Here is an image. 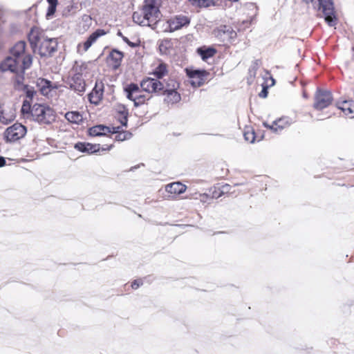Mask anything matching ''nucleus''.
<instances>
[{
	"label": "nucleus",
	"mask_w": 354,
	"mask_h": 354,
	"mask_svg": "<svg viewBox=\"0 0 354 354\" xmlns=\"http://www.w3.org/2000/svg\"><path fill=\"white\" fill-rule=\"evenodd\" d=\"M110 131H111L110 133H115L116 135H118L122 130L121 129L120 127H113L110 128Z\"/></svg>",
	"instance_id": "44"
},
{
	"label": "nucleus",
	"mask_w": 354,
	"mask_h": 354,
	"mask_svg": "<svg viewBox=\"0 0 354 354\" xmlns=\"http://www.w3.org/2000/svg\"><path fill=\"white\" fill-rule=\"evenodd\" d=\"M142 91L147 93V95L153 93H157L164 88V85L159 80L147 77L144 79L140 83Z\"/></svg>",
	"instance_id": "8"
},
{
	"label": "nucleus",
	"mask_w": 354,
	"mask_h": 354,
	"mask_svg": "<svg viewBox=\"0 0 354 354\" xmlns=\"http://www.w3.org/2000/svg\"><path fill=\"white\" fill-rule=\"evenodd\" d=\"M122 40L124 42H126L129 46L133 47V48L136 47L139 45L138 43H134V42L130 41L129 39L125 36H122Z\"/></svg>",
	"instance_id": "42"
},
{
	"label": "nucleus",
	"mask_w": 354,
	"mask_h": 354,
	"mask_svg": "<svg viewBox=\"0 0 354 354\" xmlns=\"http://www.w3.org/2000/svg\"><path fill=\"white\" fill-rule=\"evenodd\" d=\"M28 37L32 48L35 49L40 44L41 41L46 36L39 28L33 27L31 28Z\"/></svg>",
	"instance_id": "13"
},
{
	"label": "nucleus",
	"mask_w": 354,
	"mask_h": 354,
	"mask_svg": "<svg viewBox=\"0 0 354 354\" xmlns=\"http://www.w3.org/2000/svg\"><path fill=\"white\" fill-rule=\"evenodd\" d=\"M117 35L118 36L121 37L122 38V36H124L120 31H118Z\"/></svg>",
	"instance_id": "49"
},
{
	"label": "nucleus",
	"mask_w": 354,
	"mask_h": 354,
	"mask_svg": "<svg viewBox=\"0 0 354 354\" xmlns=\"http://www.w3.org/2000/svg\"><path fill=\"white\" fill-rule=\"evenodd\" d=\"M204 82V76H201L195 79L190 80V84L194 87H199L201 86Z\"/></svg>",
	"instance_id": "39"
},
{
	"label": "nucleus",
	"mask_w": 354,
	"mask_h": 354,
	"mask_svg": "<svg viewBox=\"0 0 354 354\" xmlns=\"http://www.w3.org/2000/svg\"><path fill=\"white\" fill-rule=\"evenodd\" d=\"M75 148L81 152L93 153L99 151L100 149V144H91L86 142H77L75 145Z\"/></svg>",
	"instance_id": "17"
},
{
	"label": "nucleus",
	"mask_w": 354,
	"mask_h": 354,
	"mask_svg": "<svg viewBox=\"0 0 354 354\" xmlns=\"http://www.w3.org/2000/svg\"><path fill=\"white\" fill-rule=\"evenodd\" d=\"M187 187L185 185L180 182H174L166 185L165 191L169 194L178 195L184 193L186 191Z\"/></svg>",
	"instance_id": "20"
},
{
	"label": "nucleus",
	"mask_w": 354,
	"mask_h": 354,
	"mask_svg": "<svg viewBox=\"0 0 354 354\" xmlns=\"http://www.w3.org/2000/svg\"><path fill=\"white\" fill-rule=\"evenodd\" d=\"M306 2L315 1V0H304ZM318 9L322 10L325 21L330 26H334L337 24V18L335 15V10L332 0H317Z\"/></svg>",
	"instance_id": "2"
},
{
	"label": "nucleus",
	"mask_w": 354,
	"mask_h": 354,
	"mask_svg": "<svg viewBox=\"0 0 354 354\" xmlns=\"http://www.w3.org/2000/svg\"><path fill=\"white\" fill-rule=\"evenodd\" d=\"M213 35L222 42H231L236 37V32L229 26L223 25L213 30Z\"/></svg>",
	"instance_id": "6"
},
{
	"label": "nucleus",
	"mask_w": 354,
	"mask_h": 354,
	"mask_svg": "<svg viewBox=\"0 0 354 354\" xmlns=\"http://www.w3.org/2000/svg\"><path fill=\"white\" fill-rule=\"evenodd\" d=\"M57 39L46 37L39 45V54L41 57H50L57 50Z\"/></svg>",
	"instance_id": "7"
},
{
	"label": "nucleus",
	"mask_w": 354,
	"mask_h": 354,
	"mask_svg": "<svg viewBox=\"0 0 354 354\" xmlns=\"http://www.w3.org/2000/svg\"><path fill=\"white\" fill-rule=\"evenodd\" d=\"M160 0H145L144 6L158 7Z\"/></svg>",
	"instance_id": "40"
},
{
	"label": "nucleus",
	"mask_w": 354,
	"mask_h": 354,
	"mask_svg": "<svg viewBox=\"0 0 354 354\" xmlns=\"http://www.w3.org/2000/svg\"><path fill=\"white\" fill-rule=\"evenodd\" d=\"M244 138L246 141L253 143L255 140V135L253 131H248L244 133Z\"/></svg>",
	"instance_id": "38"
},
{
	"label": "nucleus",
	"mask_w": 354,
	"mask_h": 354,
	"mask_svg": "<svg viewBox=\"0 0 354 354\" xmlns=\"http://www.w3.org/2000/svg\"><path fill=\"white\" fill-rule=\"evenodd\" d=\"M158 49L161 55H168L173 48V42L171 39H164L158 41Z\"/></svg>",
	"instance_id": "21"
},
{
	"label": "nucleus",
	"mask_w": 354,
	"mask_h": 354,
	"mask_svg": "<svg viewBox=\"0 0 354 354\" xmlns=\"http://www.w3.org/2000/svg\"><path fill=\"white\" fill-rule=\"evenodd\" d=\"M32 106L28 101L24 100L21 106V111L24 117L28 118L32 116Z\"/></svg>",
	"instance_id": "33"
},
{
	"label": "nucleus",
	"mask_w": 354,
	"mask_h": 354,
	"mask_svg": "<svg viewBox=\"0 0 354 354\" xmlns=\"http://www.w3.org/2000/svg\"><path fill=\"white\" fill-rule=\"evenodd\" d=\"M0 70L3 72L18 73L20 71V61L10 55L1 63Z\"/></svg>",
	"instance_id": "10"
},
{
	"label": "nucleus",
	"mask_w": 354,
	"mask_h": 354,
	"mask_svg": "<svg viewBox=\"0 0 354 354\" xmlns=\"http://www.w3.org/2000/svg\"><path fill=\"white\" fill-rule=\"evenodd\" d=\"M31 118L39 123L49 124L55 120V113L48 106L35 104L32 106Z\"/></svg>",
	"instance_id": "1"
},
{
	"label": "nucleus",
	"mask_w": 354,
	"mask_h": 354,
	"mask_svg": "<svg viewBox=\"0 0 354 354\" xmlns=\"http://www.w3.org/2000/svg\"><path fill=\"white\" fill-rule=\"evenodd\" d=\"M260 97L265 98L268 95V89L267 87H263L262 91L259 94Z\"/></svg>",
	"instance_id": "45"
},
{
	"label": "nucleus",
	"mask_w": 354,
	"mask_h": 354,
	"mask_svg": "<svg viewBox=\"0 0 354 354\" xmlns=\"http://www.w3.org/2000/svg\"><path fill=\"white\" fill-rule=\"evenodd\" d=\"M26 132V127L17 122L6 129L4 136L6 142H13L23 138Z\"/></svg>",
	"instance_id": "4"
},
{
	"label": "nucleus",
	"mask_w": 354,
	"mask_h": 354,
	"mask_svg": "<svg viewBox=\"0 0 354 354\" xmlns=\"http://www.w3.org/2000/svg\"><path fill=\"white\" fill-rule=\"evenodd\" d=\"M141 285H142V281L141 279H136L134 280L131 283V287L133 289H137L139 288Z\"/></svg>",
	"instance_id": "43"
},
{
	"label": "nucleus",
	"mask_w": 354,
	"mask_h": 354,
	"mask_svg": "<svg viewBox=\"0 0 354 354\" xmlns=\"http://www.w3.org/2000/svg\"><path fill=\"white\" fill-rule=\"evenodd\" d=\"M163 94L166 95L165 100L167 103L170 104H176L180 102L181 97L180 95L177 92V90L169 91V92H163Z\"/></svg>",
	"instance_id": "24"
},
{
	"label": "nucleus",
	"mask_w": 354,
	"mask_h": 354,
	"mask_svg": "<svg viewBox=\"0 0 354 354\" xmlns=\"http://www.w3.org/2000/svg\"><path fill=\"white\" fill-rule=\"evenodd\" d=\"M66 119L74 124H79L83 120L82 115L77 111H69L65 114Z\"/></svg>",
	"instance_id": "25"
},
{
	"label": "nucleus",
	"mask_w": 354,
	"mask_h": 354,
	"mask_svg": "<svg viewBox=\"0 0 354 354\" xmlns=\"http://www.w3.org/2000/svg\"><path fill=\"white\" fill-rule=\"evenodd\" d=\"M142 91L138 85L136 84H130L124 88L127 97L133 102L135 106L143 104L151 97L147 94H142Z\"/></svg>",
	"instance_id": "3"
},
{
	"label": "nucleus",
	"mask_w": 354,
	"mask_h": 354,
	"mask_svg": "<svg viewBox=\"0 0 354 354\" xmlns=\"http://www.w3.org/2000/svg\"><path fill=\"white\" fill-rule=\"evenodd\" d=\"M107 132H111L110 127L104 125H97L89 129V134L91 136H101Z\"/></svg>",
	"instance_id": "22"
},
{
	"label": "nucleus",
	"mask_w": 354,
	"mask_h": 354,
	"mask_svg": "<svg viewBox=\"0 0 354 354\" xmlns=\"http://www.w3.org/2000/svg\"><path fill=\"white\" fill-rule=\"evenodd\" d=\"M19 73H24L25 71L29 68L32 63V57L30 54L23 55L20 59Z\"/></svg>",
	"instance_id": "23"
},
{
	"label": "nucleus",
	"mask_w": 354,
	"mask_h": 354,
	"mask_svg": "<svg viewBox=\"0 0 354 354\" xmlns=\"http://www.w3.org/2000/svg\"><path fill=\"white\" fill-rule=\"evenodd\" d=\"M333 101L332 94L328 91L317 89L315 95L314 108L322 110L328 107Z\"/></svg>",
	"instance_id": "5"
},
{
	"label": "nucleus",
	"mask_w": 354,
	"mask_h": 354,
	"mask_svg": "<svg viewBox=\"0 0 354 354\" xmlns=\"http://www.w3.org/2000/svg\"><path fill=\"white\" fill-rule=\"evenodd\" d=\"M103 91V84L96 83L95 86L88 95L91 103L97 104L102 98Z\"/></svg>",
	"instance_id": "15"
},
{
	"label": "nucleus",
	"mask_w": 354,
	"mask_h": 354,
	"mask_svg": "<svg viewBox=\"0 0 354 354\" xmlns=\"http://www.w3.org/2000/svg\"><path fill=\"white\" fill-rule=\"evenodd\" d=\"M119 113V121L121 123L122 126H127V116H128V111L125 109L124 107L122 108V110L118 111Z\"/></svg>",
	"instance_id": "36"
},
{
	"label": "nucleus",
	"mask_w": 354,
	"mask_h": 354,
	"mask_svg": "<svg viewBox=\"0 0 354 354\" xmlns=\"http://www.w3.org/2000/svg\"><path fill=\"white\" fill-rule=\"evenodd\" d=\"M230 185H225L222 187L221 194H223L224 192H227L229 191Z\"/></svg>",
	"instance_id": "46"
},
{
	"label": "nucleus",
	"mask_w": 354,
	"mask_h": 354,
	"mask_svg": "<svg viewBox=\"0 0 354 354\" xmlns=\"http://www.w3.org/2000/svg\"><path fill=\"white\" fill-rule=\"evenodd\" d=\"M69 86L79 94L85 91L86 84L80 73H76L73 75L68 82Z\"/></svg>",
	"instance_id": "11"
},
{
	"label": "nucleus",
	"mask_w": 354,
	"mask_h": 354,
	"mask_svg": "<svg viewBox=\"0 0 354 354\" xmlns=\"http://www.w3.org/2000/svg\"><path fill=\"white\" fill-rule=\"evenodd\" d=\"M142 11L146 20L149 21V26H153L158 22L160 15L158 7L143 6Z\"/></svg>",
	"instance_id": "12"
},
{
	"label": "nucleus",
	"mask_w": 354,
	"mask_h": 354,
	"mask_svg": "<svg viewBox=\"0 0 354 354\" xmlns=\"http://www.w3.org/2000/svg\"><path fill=\"white\" fill-rule=\"evenodd\" d=\"M123 58V53L117 50H113L108 57L109 64L114 68L117 69L121 64Z\"/></svg>",
	"instance_id": "19"
},
{
	"label": "nucleus",
	"mask_w": 354,
	"mask_h": 354,
	"mask_svg": "<svg viewBox=\"0 0 354 354\" xmlns=\"http://www.w3.org/2000/svg\"><path fill=\"white\" fill-rule=\"evenodd\" d=\"M26 44L24 41H19L10 49V53L12 56L20 60L21 57L26 54Z\"/></svg>",
	"instance_id": "16"
},
{
	"label": "nucleus",
	"mask_w": 354,
	"mask_h": 354,
	"mask_svg": "<svg viewBox=\"0 0 354 354\" xmlns=\"http://www.w3.org/2000/svg\"><path fill=\"white\" fill-rule=\"evenodd\" d=\"M6 164V160L3 157L0 156V167L4 166Z\"/></svg>",
	"instance_id": "47"
},
{
	"label": "nucleus",
	"mask_w": 354,
	"mask_h": 354,
	"mask_svg": "<svg viewBox=\"0 0 354 354\" xmlns=\"http://www.w3.org/2000/svg\"><path fill=\"white\" fill-rule=\"evenodd\" d=\"M179 83L174 79H169L164 86L163 92H169L174 90H178L179 88Z\"/></svg>",
	"instance_id": "31"
},
{
	"label": "nucleus",
	"mask_w": 354,
	"mask_h": 354,
	"mask_svg": "<svg viewBox=\"0 0 354 354\" xmlns=\"http://www.w3.org/2000/svg\"><path fill=\"white\" fill-rule=\"evenodd\" d=\"M132 133L129 131H122L120 133L115 136V140L118 141H124L130 139Z\"/></svg>",
	"instance_id": "37"
},
{
	"label": "nucleus",
	"mask_w": 354,
	"mask_h": 354,
	"mask_svg": "<svg viewBox=\"0 0 354 354\" xmlns=\"http://www.w3.org/2000/svg\"><path fill=\"white\" fill-rule=\"evenodd\" d=\"M37 86L39 87L43 95H47L51 87V82L45 79H39L37 82Z\"/></svg>",
	"instance_id": "28"
},
{
	"label": "nucleus",
	"mask_w": 354,
	"mask_h": 354,
	"mask_svg": "<svg viewBox=\"0 0 354 354\" xmlns=\"http://www.w3.org/2000/svg\"><path fill=\"white\" fill-rule=\"evenodd\" d=\"M106 34L103 29H97L88 37L86 41L83 44L84 50L87 51L88 48L97 41V39Z\"/></svg>",
	"instance_id": "18"
},
{
	"label": "nucleus",
	"mask_w": 354,
	"mask_h": 354,
	"mask_svg": "<svg viewBox=\"0 0 354 354\" xmlns=\"http://www.w3.org/2000/svg\"><path fill=\"white\" fill-rule=\"evenodd\" d=\"M33 93H34V92H33V91H29V90H28V91H26L27 97H30V98H32V96H33Z\"/></svg>",
	"instance_id": "48"
},
{
	"label": "nucleus",
	"mask_w": 354,
	"mask_h": 354,
	"mask_svg": "<svg viewBox=\"0 0 354 354\" xmlns=\"http://www.w3.org/2000/svg\"><path fill=\"white\" fill-rule=\"evenodd\" d=\"M0 120L2 121V117L0 115Z\"/></svg>",
	"instance_id": "50"
},
{
	"label": "nucleus",
	"mask_w": 354,
	"mask_h": 354,
	"mask_svg": "<svg viewBox=\"0 0 354 354\" xmlns=\"http://www.w3.org/2000/svg\"><path fill=\"white\" fill-rule=\"evenodd\" d=\"M167 23L169 24V32H174L189 26L190 19L187 16L179 15L169 19Z\"/></svg>",
	"instance_id": "9"
},
{
	"label": "nucleus",
	"mask_w": 354,
	"mask_h": 354,
	"mask_svg": "<svg viewBox=\"0 0 354 354\" xmlns=\"http://www.w3.org/2000/svg\"><path fill=\"white\" fill-rule=\"evenodd\" d=\"M133 20L135 23L140 26H149V21L146 20L142 10L141 12H134L133 14Z\"/></svg>",
	"instance_id": "26"
},
{
	"label": "nucleus",
	"mask_w": 354,
	"mask_h": 354,
	"mask_svg": "<svg viewBox=\"0 0 354 354\" xmlns=\"http://www.w3.org/2000/svg\"><path fill=\"white\" fill-rule=\"evenodd\" d=\"M186 71H187V76L191 79V80L193 79L201 77V76H204L205 73V71H198V70L193 71V70L186 69Z\"/></svg>",
	"instance_id": "35"
},
{
	"label": "nucleus",
	"mask_w": 354,
	"mask_h": 354,
	"mask_svg": "<svg viewBox=\"0 0 354 354\" xmlns=\"http://www.w3.org/2000/svg\"><path fill=\"white\" fill-rule=\"evenodd\" d=\"M15 78L14 82L15 88L17 90H24L26 88V86L24 84V73H15Z\"/></svg>",
	"instance_id": "27"
},
{
	"label": "nucleus",
	"mask_w": 354,
	"mask_h": 354,
	"mask_svg": "<svg viewBox=\"0 0 354 354\" xmlns=\"http://www.w3.org/2000/svg\"><path fill=\"white\" fill-rule=\"evenodd\" d=\"M337 107L351 118H354V101L352 100H342L337 102Z\"/></svg>",
	"instance_id": "14"
},
{
	"label": "nucleus",
	"mask_w": 354,
	"mask_h": 354,
	"mask_svg": "<svg viewBox=\"0 0 354 354\" xmlns=\"http://www.w3.org/2000/svg\"><path fill=\"white\" fill-rule=\"evenodd\" d=\"M1 48V45L0 44V48Z\"/></svg>",
	"instance_id": "51"
},
{
	"label": "nucleus",
	"mask_w": 354,
	"mask_h": 354,
	"mask_svg": "<svg viewBox=\"0 0 354 354\" xmlns=\"http://www.w3.org/2000/svg\"><path fill=\"white\" fill-rule=\"evenodd\" d=\"M195 1L201 7H207L211 4L212 0H195Z\"/></svg>",
	"instance_id": "41"
},
{
	"label": "nucleus",
	"mask_w": 354,
	"mask_h": 354,
	"mask_svg": "<svg viewBox=\"0 0 354 354\" xmlns=\"http://www.w3.org/2000/svg\"><path fill=\"white\" fill-rule=\"evenodd\" d=\"M197 51L203 60H206L208 58L213 57L216 53V50L212 48H208L206 49L200 48Z\"/></svg>",
	"instance_id": "30"
},
{
	"label": "nucleus",
	"mask_w": 354,
	"mask_h": 354,
	"mask_svg": "<svg viewBox=\"0 0 354 354\" xmlns=\"http://www.w3.org/2000/svg\"><path fill=\"white\" fill-rule=\"evenodd\" d=\"M167 73V65L163 62H160L154 69L153 74L158 78H162Z\"/></svg>",
	"instance_id": "29"
},
{
	"label": "nucleus",
	"mask_w": 354,
	"mask_h": 354,
	"mask_svg": "<svg viewBox=\"0 0 354 354\" xmlns=\"http://www.w3.org/2000/svg\"><path fill=\"white\" fill-rule=\"evenodd\" d=\"M57 1L58 0H47V2L48 3V8L46 16L48 17L53 16L55 12L56 7L57 5Z\"/></svg>",
	"instance_id": "34"
},
{
	"label": "nucleus",
	"mask_w": 354,
	"mask_h": 354,
	"mask_svg": "<svg viewBox=\"0 0 354 354\" xmlns=\"http://www.w3.org/2000/svg\"><path fill=\"white\" fill-rule=\"evenodd\" d=\"M285 119H279L278 120H275L273 122L272 125H269L266 122L263 123V125L268 129L273 130L274 131H277L279 129H282L284 128L283 123Z\"/></svg>",
	"instance_id": "32"
}]
</instances>
